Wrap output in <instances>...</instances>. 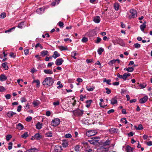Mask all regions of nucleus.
<instances>
[{
	"mask_svg": "<svg viewBox=\"0 0 152 152\" xmlns=\"http://www.w3.org/2000/svg\"><path fill=\"white\" fill-rule=\"evenodd\" d=\"M54 82V80L52 77H47L42 82V84L45 86H50L53 85Z\"/></svg>",
	"mask_w": 152,
	"mask_h": 152,
	"instance_id": "obj_1",
	"label": "nucleus"
},
{
	"mask_svg": "<svg viewBox=\"0 0 152 152\" xmlns=\"http://www.w3.org/2000/svg\"><path fill=\"white\" fill-rule=\"evenodd\" d=\"M84 111L81 110L79 109L73 111L74 114L76 116H81L83 113Z\"/></svg>",
	"mask_w": 152,
	"mask_h": 152,
	"instance_id": "obj_2",
	"label": "nucleus"
},
{
	"mask_svg": "<svg viewBox=\"0 0 152 152\" xmlns=\"http://www.w3.org/2000/svg\"><path fill=\"white\" fill-rule=\"evenodd\" d=\"M110 144V142L109 140H107L103 143V146L102 148H104L105 151H108Z\"/></svg>",
	"mask_w": 152,
	"mask_h": 152,
	"instance_id": "obj_3",
	"label": "nucleus"
},
{
	"mask_svg": "<svg viewBox=\"0 0 152 152\" xmlns=\"http://www.w3.org/2000/svg\"><path fill=\"white\" fill-rule=\"evenodd\" d=\"M131 15L129 16V18L130 19L134 18L137 16V12L135 10L131 9L130 11Z\"/></svg>",
	"mask_w": 152,
	"mask_h": 152,
	"instance_id": "obj_4",
	"label": "nucleus"
},
{
	"mask_svg": "<svg viewBox=\"0 0 152 152\" xmlns=\"http://www.w3.org/2000/svg\"><path fill=\"white\" fill-rule=\"evenodd\" d=\"M60 123V119L58 118H56L53 120L51 121L52 126L56 127L59 125Z\"/></svg>",
	"mask_w": 152,
	"mask_h": 152,
	"instance_id": "obj_5",
	"label": "nucleus"
},
{
	"mask_svg": "<svg viewBox=\"0 0 152 152\" xmlns=\"http://www.w3.org/2000/svg\"><path fill=\"white\" fill-rule=\"evenodd\" d=\"M115 42L117 44H119L120 45L123 46L125 45V44L123 42V40L120 38H117L115 40Z\"/></svg>",
	"mask_w": 152,
	"mask_h": 152,
	"instance_id": "obj_6",
	"label": "nucleus"
},
{
	"mask_svg": "<svg viewBox=\"0 0 152 152\" xmlns=\"http://www.w3.org/2000/svg\"><path fill=\"white\" fill-rule=\"evenodd\" d=\"M64 62V60L61 58H60L56 59L55 62L57 66L61 65Z\"/></svg>",
	"mask_w": 152,
	"mask_h": 152,
	"instance_id": "obj_7",
	"label": "nucleus"
},
{
	"mask_svg": "<svg viewBox=\"0 0 152 152\" xmlns=\"http://www.w3.org/2000/svg\"><path fill=\"white\" fill-rule=\"evenodd\" d=\"M62 150V147L61 146L56 145L54 147L55 152H61Z\"/></svg>",
	"mask_w": 152,
	"mask_h": 152,
	"instance_id": "obj_8",
	"label": "nucleus"
},
{
	"mask_svg": "<svg viewBox=\"0 0 152 152\" xmlns=\"http://www.w3.org/2000/svg\"><path fill=\"white\" fill-rule=\"evenodd\" d=\"M148 99V97L147 96H145L140 99L139 101L140 103L141 104L144 103L147 101Z\"/></svg>",
	"mask_w": 152,
	"mask_h": 152,
	"instance_id": "obj_9",
	"label": "nucleus"
},
{
	"mask_svg": "<svg viewBox=\"0 0 152 152\" xmlns=\"http://www.w3.org/2000/svg\"><path fill=\"white\" fill-rule=\"evenodd\" d=\"M94 130L89 131L86 133V135L88 137H90L94 135L95 134V132Z\"/></svg>",
	"mask_w": 152,
	"mask_h": 152,
	"instance_id": "obj_10",
	"label": "nucleus"
},
{
	"mask_svg": "<svg viewBox=\"0 0 152 152\" xmlns=\"http://www.w3.org/2000/svg\"><path fill=\"white\" fill-rule=\"evenodd\" d=\"M109 131L111 134L116 133L118 132V129L117 128H113L110 129Z\"/></svg>",
	"mask_w": 152,
	"mask_h": 152,
	"instance_id": "obj_11",
	"label": "nucleus"
},
{
	"mask_svg": "<svg viewBox=\"0 0 152 152\" xmlns=\"http://www.w3.org/2000/svg\"><path fill=\"white\" fill-rule=\"evenodd\" d=\"M94 21L96 23H99L100 21V17L98 16L95 17L94 18Z\"/></svg>",
	"mask_w": 152,
	"mask_h": 152,
	"instance_id": "obj_12",
	"label": "nucleus"
},
{
	"mask_svg": "<svg viewBox=\"0 0 152 152\" xmlns=\"http://www.w3.org/2000/svg\"><path fill=\"white\" fill-rule=\"evenodd\" d=\"M43 72L46 74H53V71L50 69H44Z\"/></svg>",
	"mask_w": 152,
	"mask_h": 152,
	"instance_id": "obj_13",
	"label": "nucleus"
},
{
	"mask_svg": "<svg viewBox=\"0 0 152 152\" xmlns=\"http://www.w3.org/2000/svg\"><path fill=\"white\" fill-rule=\"evenodd\" d=\"M134 68L133 67H129L128 68H125L124 69V70L127 71L128 72H133L134 70Z\"/></svg>",
	"mask_w": 152,
	"mask_h": 152,
	"instance_id": "obj_14",
	"label": "nucleus"
},
{
	"mask_svg": "<svg viewBox=\"0 0 152 152\" xmlns=\"http://www.w3.org/2000/svg\"><path fill=\"white\" fill-rule=\"evenodd\" d=\"M16 114V113H14L12 111L9 112L7 114V115L9 118L12 117L13 115Z\"/></svg>",
	"mask_w": 152,
	"mask_h": 152,
	"instance_id": "obj_15",
	"label": "nucleus"
},
{
	"mask_svg": "<svg viewBox=\"0 0 152 152\" xmlns=\"http://www.w3.org/2000/svg\"><path fill=\"white\" fill-rule=\"evenodd\" d=\"M38 149L36 148H31L26 151V152H38Z\"/></svg>",
	"mask_w": 152,
	"mask_h": 152,
	"instance_id": "obj_16",
	"label": "nucleus"
},
{
	"mask_svg": "<svg viewBox=\"0 0 152 152\" xmlns=\"http://www.w3.org/2000/svg\"><path fill=\"white\" fill-rule=\"evenodd\" d=\"M42 124L40 122H38L36 125V128L38 129H40L42 127Z\"/></svg>",
	"mask_w": 152,
	"mask_h": 152,
	"instance_id": "obj_17",
	"label": "nucleus"
},
{
	"mask_svg": "<svg viewBox=\"0 0 152 152\" xmlns=\"http://www.w3.org/2000/svg\"><path fill=\"white\" fill-rule=\"evenodd\" d=\"M24 128V126L21 123H19L16 126V128L19 130H22Z\"/></svg>",
	"mask_w": 152,
	"mask_h": 152,
	"instance_id": "obj_18",
	"label": "nucleus"
},
{
	"mask_svg": "<svg viewBox=\"0 0 152 152\" xmlns=\"http://www.w3.org/2000/svg\"><path fill=\"white\" fill-rule=\"evenodd\" d=\"M7 78L6 76L4 75H1L0 76V80L1 81L6 80Z\"/></svg>",
	"mask_w": 152,
	"mask_h": 152,
	"instance_id": "obj_19",
	"label": "nucleus"
},
{
	"mask_svg": "<svg viewBox=\"0 0 152 152\" xmlns=\"http://www.w3.org/2000/svg\"><path fill=\"white\" fill-rule=\"evenodd\" d=\"M34 137H35V139L36 140H39L40 139L42 138V136L40 135L39 133H37L34 135Z\"/></svg>",
	"mask_w": 152,
	"mask_h": 152,
	"instance_id": "obj_20",
	"label": "nucleus"
},
{
	"mask_svg": "<svg viewBox=\"0 0 152 152\" xmlns=\"http://www.w3.org/2000/svg\"><path fill=\"white\" fill-rule=\"evenodd\" d=\"M133 148L130 146L127 145L126 148V150L127 152H132Z\"/></svg>",
	"mask_w": 152,
	"mask_h": 152,
	"instance_id": "obj_21",
	"label": "nucleus"
},
{
	"mask_svg": "<svg viewBox=\"0 0 152 152\" xmlns=\"http://www.w3.org/2000/svg\"><path fill=\"white\" fill-rule=\"evenodd\" d=\"M60 56V54L58 53L57 51H55L54 52L53 54V55L52 56L54 58H56L57 57H59Z\"/></svg>",
	"mask_w": 152,
	"mask_h": 152,
	"instance_id": "obj_22",
	"label": "nucleus"
},
{
	"mask_svg": "<svg viewBox=\"0 0 152 152\" xmlns=\"http://www.w3.org/2000/svg\"><path fill=\"white\" fill-rule=\"evenodd\" d=\"M130 73H125L123 75V79L124 80H126L127 77L130 75Z\"/></svg>",
	"mask_w": 152,
	"mask_h": 152,
	"instance_id": "obj_23",
	"label": "nucleus"
},
{
	"mask_svg": "<svg viewBox=\"0 0 152 152\" xmlns=\"http://www.w3.org/2000/svg\"><path fill=\"white\" fill-rule=\"evenodd\" d=\"M45 135L46 137H51L53 136V134L51 132H48L45 134Z\"/></svg>",
	"mask_w": 152,
	"mask_h": 152,
	"instance_id": "obj_24",
	"label": "nucleus"
},
{
	"mask_svg": "<svg viewBox=\"0 0 152 152\" xmlns=\"http://www.w3.org/2000/svg\"><path fill=\"white\" fill-rule=\"evenodd\" d=\"M114 9L116 10H118L119 8V4L118 3H115L114 4Z\"/></svg>",
	"mask_w": 152,
	"mask_h": 152,
	"instance_id": "obj_25",
	"label": "nucleus"
},
{
	"mask_svg": "<svg viewBox=\"0 0 152 152\" xmlns=\"http://www.w3.org/2000/svg\"><path fill=\"white\" fill-rule=\"evenodd\" d=\"M62 145L63 147L66 148L68 145V142L64 140L63 141Z\"/></svg>",
	"mask_w": 152,
	"mask_h": 152,
	"instance_id": "obj_26",
	"label": "nucleus"
},
{
	"mask_svg": "<svg viewBox=\"0 0 152 152\" xmlns=\"http://www.w3.org/2000/svg\"><path fill=\"white\" fill-rule=\"evenodd\" d=\"M92 102V100H87L86 101V107L87 108H88L90 106Z\"/></svg>",
	"mask_w": 152,
	"mask_h": 152,
	"instance_id": "obj_27",
	"label": "nucleus"
},
{
	"mask_svg": "<svg viewBox=\"0 0 152 152\" xmlns=\"http://www.w3.org/2000/svg\"><path fill=\"white\" fill-rule=\"evenodd\" d=\"M117 103V100L115 98H113L111 99V103L112 104L114 105L115 104Z\"/></svg>",
	"mask_w": 152,
	"mask_h": 152,
	"instance_id": "obj_28",
	"label": "nucleus"
},
{
	"mask_svg": "<svg viewBox=\"0 0 152 152\" xmlns=\"http://www.w3.org/2000/svg\"><path fill=\"white\" fill-rule=\"evenodd\" d=\"M48 53L47 50H43L41 52V55L42 57H44L45 56L47 55Z\"/></svg>",
	"mask_w": 152,
	"mask_h": 152,
	"instance_id": "obj_29",
	"label": "nucleus"
},
{
	"mask_svg": "<svg viewBox=\"0 0 152 152\" xmlns=\"http://www.w3.org/2000/svg\"><path fill=\"white\" fill-rule=\"evenodd\" d=\"M104 49L102 48H100L97 50L98 54L100 55L102 54V52L104 51Z\"/></svg>",
	"mask_w": 152,
	"mask_h": 152,
	"instance_id": "obj_30",
	"label": "nucleus"
},
{
	"mask_svg": "<svg viewBox=\"0 0 152 152\" xmlns=\"http://www.w3.org/2000/svg\"><path fill=\"white\" fill-rule=\"evenodd\" d=\"M28 136V132H26L21 135V137L25 139Z\"/></svg>",
	"mask_w": 152,
	"mask_h": 152,
	"instance_id": "obj_31",
	"label": "nucleus"
},
{
	"mask_svg": "<svg viewBox=\"0 0 152 152\" xmlns=\"http://www.w3.org/2000/svg\"><path fill=\"white\" fill-rule=\"evenodd\" d=\"M135 128L137 130H140L143 129V127L142 126L141 124H140L138 127H137L136 126H135Z\"/></svg>",
	"mask_w": 152,
	"mask_h": 152,
	"instance_id": "obj_32",
	"label": "nucleus"
},
{
	"mask_svg": "<svg viewBox=\"0 0 152 152\" xmlns=\"http://www.w3.org/2000/svg\"><path fill=\"white\" fill-rule=\"evenodd\" d=\"M36 83L37 84V87H39V86L40 82L39 80H34L32 82V83Z\"/></svg>",
	"mask_w": 152,
	"mask_h": 152,
	"instance_id": "obj_33",
	"label": "nucleus"
},
{
	"mask_svg": "<svg viewBox=\"0 0 152 152\" xmlns=\"http://www.w3.org/2000/svg\"><path fill=\"white\" fill-rule=\"evenodd\" d=\"M7 64V62H5L3 63L2 64V66L4 68V69L5 70H7L8 69Z\"/></svg>",
	"mask_w": 152,
	"mask_h": 152,
	"instance_id": "obj_34",
	"label": "nucleus"
},
{
	"mask_svg": "<svg viewBox=\"0 0 152 152\" xmlns=\"http://www.w3.org/2000/svg\"><path fill=\"white\" fill-rule=\"evenodd\" d=\"M59 49L61 51L68 50V48L67 47H65L62 46H59Z\"/></svg>",
	"mask_w": 152,
	"mask_h": 152,
	"instance_id": "obj_35",
	"label": "nucleus"
},
{
	"mask_svg": "<svg viewBox=\"0 0 152 152\" xmlns=\"http://www.w3.org/2000/svg\"><path fill=\"white\" fill-rule=\"evenodd\" d=\"M103 81L104 82H106L107 84H108V85H111V80H107V79L106 78H104L103 80Z\"/></svg>",
	"mask_w": 152,
	"mask_h": 152,
	"instance_id": "obj_36",
	"label": "nucleus"
},
{
	"mask_svg": "<svg viewBox=\"0 0 152 152\" xmlns=\"http://www.w3.org/2000/svg\"><path fill=\"white\" fill-rule=\"evenodd\" d=\"M39 102L38 100L34 101L33 102V104L34 106H37L39 104Z\"/></svg>",
	"mask_w": 152,
	"mask_h": 152,
	"instance_id": "obj_37",
	"label": "nucleus"
},
{
	"mask_svg": "<svg viewBox=\"0 0 152 152\" xmlns=\"http://www.w3.org/2000/svg\"><path fill=\"white\" fill-rule=\"evenodd\" d=\"M146 25L145 24H142L140 25V27L141 30L142 31H144L145 28H146Z\"/></svg>",
	"mask_w": 152,
	"mask_h": 152,
	"instance_id": "obj_38",
	"label": "nucleus"
},
{
	"mask_svg": "<svg viewBox=\"0 0 152 152\" xmlns=\"http://www.w3.org/2000/svg\"><path fill=\"white\" fill-rule=\"evenodd\" d=\"M76 54V51H74L71 53V55L72 57L75 59H76V57H75Z\"/></svg>",
	"mask_w": 152,
	"mask_h": 152,
	"instance_id": "obj_39",
	"label": "nucleus"
},
{
	"mask_svg": "<svg viewBox=\"0 0 152 152\" xmlns=\"http://www.w3.org/2000/svg\"><path fill=\"white\" fill-rule=\"evenodd\" d=\"M88 40V38L85 37H83L81 40L82 42L83 43H86L87 42Z\"/></svg>",
	"mask_w": 152,
	"mask_h": 152,
	"instance_id": "obj_40",
	"label": "nucleus"
},
{
	"mask_svg": "<svg viewBox=\"0 0 152 152\" xmlns=\"http://www.w3.org/2000/svg\"><path fill=\"white\" fill-rule=\"evenodd\" d=\"M57 84L58 85H59V86L57 87V88L58 89L62 88L63 86V85L62 84H61L60 81H58L57 83Z\"/></svg>",
	"mask_w": 152,
	"mask_h": 152,
	"instance_id": "obj_41",
	"label": "nucleus"
},
{
	"mask_svg": "<svg viewBox=\"0 0 152 152\" xmlns=\"http://www.w3.org/2000/svg\"><path fill=\"white\" fill-rule=\"evenodd\" d=\"M99 100H100V101L101 102L99 103V105H100L101 107H102L104 108V107L105 106H107V104L106 105H102V103H101V102H103L104 101V100H103V99H100Z\"/></svg>",
	"mask_w": 152,
	"mask_h": 152,
	"instance_id": "obj_42",
	"label": "nucleus"
},
{
	"mask_svg": "<svg viewBox=\"0 0 152 152\" xmlns=\"http://www.w3.org/2000/svg\"><path fill=\"white\" fill-rule=\"evenodd\" d=\"M86 88L87 90L89 91H92L94 88H94H91L90 86H87Z\"/></svg>",
	"mask_w": 152,
	"mask_h": 152,
	"instance_id": "obj_43",
	"label": "nucleus"
},
{
	"mask_svg": "<svg viewBox=\"0 0 152 152\" xmlns=\"http://www.w3.org/2000/svg\"><path fill=\"white\" fill-rule=\"evenodd\" d=\"M139 86L141 87V88H145L146 86V84L145 83H143L140 84Z\"/></svg>",
	"mask_w": 152,
	"mask_h": 152,
	"instance_id": "obj_44",
	"label": "nucleus"
},
{
	"mask_svg": "<svg viewBox=\"0 0 152 152\" xmlns=\"http://www.w3.org/2000/svg\"><path fill=\"white\" fill-rule=\"evenodd\" d=\"M23 25L24 23L23 22H21L18 24V27L19 28H22Z\"/></svg>",
	"mask_w": 152,
	"mask_h": 152,
	"instance_id": "obj_45",
	"label": "nucleus"
},
{
	"mask_svg": "<svg viewBox=\"0 0 152 152\" xmlns=\"http://www.w3.org/2000/svg\"><path fill=\"white\" fill-rule=\"evenodd\" d=\"M35 48H37L38 47H39L41 49H42L43 48V47L42 46V45L40 44L39 43H37L35 45Z\"/></svg>",
	"mask_w": 152,
	"mask_h": 152,
	"instance_id": "obj_46",
	"label": "nucleus"
},
{
	"mask_svg": "<svg viewBox=\"0 0 152 152\" xmlns=\"http://www.w3.org/2000/svg\"><path fill=\"white\" fill-rule=\"evenodd\" d=\"M6 90V89L3 86H0V92H3Z\"/></svg>",
	"mask_w": 152,
	"mask_h": 152,
	"instance_id": "obj_47",
	"label": "nucleus"
},
{
	"mask_svg": "<svg viewBox=\"0 0 152 152\" xmlns=\"http://www.w3.org/2000/svg\"><path fill=\"white\" fill-rule=\"evenodd\" d=\"M8 149L9 150L11 149L12 148V143L10 142L8 144Z\"/></svg>",
	"mask_w": 152,
	"mask_h": 152,
	"instance_id": "obj_48",
	"label": "nucleus"
},
{
	"mask_svg": "<svg viewBox=\"0 0 152 152\" xmlns=\"http://www.w3.org/2000/svg\"><path fill=\"white\" fill-rule=\"evenodd\" d=\"M12 137V136L10 134L7 135L6 136V140L8 141Z\"/></svg>",
	"mask_w": 152,
	"mask_h": 152,
	"instance_id": "obj_49",
	"label": "nucleus"
},
{
	"mask_svg": "<svg viewBox=\"0 0 152 152\" xmlns=\"http://www.w3.org/2000/svg\"><path fill=\"white\" fill-rule=\"evenodd\" d=\"M6 13L4 12H3L0 15V18H4L6 17Z\"/></svg>",
	"mask_w": 152,
	"mask_h": 152,
	"instance_id": "obj_50",
	"label": "nucleus"
},
{
	"mask_svg": "<svg viewBox=\"0 0 152 152\" xmlns=\"http://www.w3.org/2000/svg\"><path fill=\"white\" fill-rule=\"evenodd\" d=\"M134 46L135 48H138L140 47V44L136 43L134 44Z\"/></svg>",
	"mask_w": 152,
	"mask_h": 152,
	"instance_id": "obj_51",
	"label": "nucleus"
},
{
	"mask_svg": "<svg viewBox=\"0 0 152 152\" xmlns=\"http://www.w3.org/2000/svg\"><path fill=\"white\" fill-rule=\"evenodd\" d=\"M32 119V118L31 116H28L26 118V121L28 122L31 121Z\"/></svg>",
	"mask_w": 152,
	"mask_h": 152,
	"instance_id": "obj_52",
	"label": "nucleus"
},
{
	"mask_svg": "<svg viewBox=\"0 0 152 152\" xmlns=\"http://www.w3.org/2000/svg\"><path fill=\"white\" fill-rule=\"evenodd\" d=\"M115 62V59H113L112 60L110 61L108 63V64L109 65H112L113 64H114Z\"/></svg>",
	"mask_w": 152,
	"mask_h": 152,
	"instance_id": "obj_53",
	"label": "nucleus"
},
{
	"mask_svg": "<svg viewBox=\"0 0 152 152\" xmlns=\"http://www.w3.org/2000/svg\"><path fill=\"white\" fill-rule=\"evenodd\" d=\"M10 55L11 57L14 58H15L16 57L15 53H10Z\"/></svg>",
	"mask_w": 152,
	"mask_h": 152,
	"instance_id": "obj_54",
	"label": "nucleus"
},
{
	"mask_svg": "<svg viewBox=\"0 0 152 152\" xmlns=\"http://www.w3.org/2000/svg\"><path fill=\"white\" fill-rule=\"evenodd\" d=\"M65 137L66 138H70L72 137V135L70 134H67L65 135Z\"/></svg>",
	"mask_w": 152,
	"mask_h": 152,
	"instance_id": "obj_55",
	"label": "nucleus"
},
{
	"mask_svg": "<svg viewBox=\"0 0 152 152\" xmlns=\"http://www.w3.org/2000/svg\"><path fill=\"white\" fill-rule=\"evenodd\" d=\"M42 9V8H39L37 9L36 10V12L38 14H40L42 13V12H40V10Z\"/></svg>",
	"mask_w": 152,
	"mask_h": 152,
	"instance_id": "obj_56",
	"label": "nucleus"
},
{
	"mask_svg": "<svg viewBox=\"0 0 152 152\" xmlns=\"http://www.w3.org/2000/svg\"><path fill=\"white\" fill-rule=\"evenodd\" d=\"M24 53L26 55L28 54L29 53V50L28 49H26L24 50Z\"/></svg>",
	"mask_w": 152,
	"mask_h": 152,
	"instance_id": "obj_57",
	"label": "nucleus"
},
{
	"mask_svg": "<svg viewBox=\"0 0 152 152\" xmlns=\"http://www.w3.org/2000/svg\"><path fill=\"white\" fill-rule=\"evenodd\" d=\"M101 38L99 37H97V40L95 41V42L96 43H98L101 41Z\"/></svg>",
	"mask_w": 152,
	"mask_h": 152,
	"instance_id": "obj_58",
	"label": "nucleus"
},
{
	"mask_svg": "<svg viewBox=\"0 0 152 152\" xmlns=\"http://www.w3.org/2000/svg\"><path fill=\"white\" fill-rule=\"evenodd\" d=\"M105 89L107 90V91L106 92V93L107 94H110L111 92V91L109 89V88H105Z\"/></svg>",
	"mask_w": 152,
	"mask_h": 152,
	"instance_id": "obj_59",
	"label": "nucleus"
},
{
	"mask_svg": "<svg viewBox=\"0 0 152 152\" xmlns=\"http://www.w3.org/2000/svg\"><path fill=\"white\" fill-rule=\"evenodd\" d=\"M146 144L148 145L149 146H151L152 145V141H150L148 142H146Z\"/></svg>",
	"mask_w": 152,
	"mask_h": 152,
	"instance_id": "obj_60",
	"label": "nucleus"
},
{
	"mask_svg": "<svg viewBox=\"0 0 152 152\" xmlns=\"http://www.w3.org/2000/svg\"><path fill=\"white\" fill-rule=\"evenodd\" d=\"M53 104L55 106L58 105L59 104V101H57L56 102H54L53 103Z\"/></svg>",
	"mask_w": 152,
	"mask_h": 152,
	"instance_id": "obj_61",
	"label": "nucleus"
},
{
	"mask_svg": "<svg viewBox=\"0 0 152 152\" xmlns=\"http://www.w3.org/2000/svg\"><path fill=\"white\" fill-rule=\"evenodd\" d=\"M22 106L21 105H19L18 107L17 110L18 112H19L21 111Z\"/></svg>",
	"mask_w": 152,
	"mask_h": 152,
	"instance_id": "obj_62",
	"label": "nucleus"
},
{
	"mask_svg": "<svg viewBox=\"0 0 152 152\" xmlns=\"http://www.w3.org/2000/svg\"><path fill=\"white\" fill-rule=\"evenodd\" d=\"M5 96L7 99H10L11 95L10 94H7Z\"/></svg>",
	"mask_w": 152,
	"mask_h": 152,
	"instance_id": "obj_63",
	"label": "nucleus"
},
{
	"mask_svg": "<svg viewBox=\"0 0 152 152\" xmlns=\"http://www.w3.org/2000/svg\"><path fill=\"white\" fill-rule=\"evenodd\" d=\"M58 24H59V26L60 27H63L64 25L63 23V22H62L61 21H60L59 22Z\"/></svg>",
	"mask_w": 152,
	"mask_h": 152,
	"instance_id": "obj_64",
	"label": "nucleus"
}]
</instances>
